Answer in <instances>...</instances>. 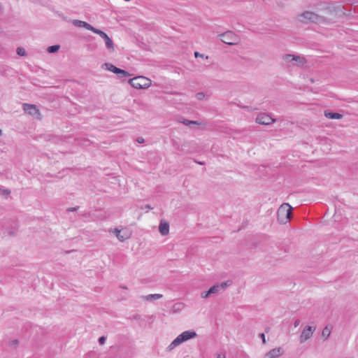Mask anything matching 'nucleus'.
<instances>
[{
  "label": "nucleus",
  "instance_id": "nucleus-45",
  "mask_svg": "<svg viewBox=\"0 0 358 358\" xmlns=\"http://www.w3.org/2000/svg\"><path fill=\"white\" fill-rule=\"evenodd\" d=\"M357 1H358V0H357Z\"/></svg>",
  "mask_w": 358,
  "mask_h": 358
},
{
  "label": "nucleus",
  "instance_id": "nucleus-13",
  "mask_svg": "<svg viewBox=\"0 0 358 358\" xmlns=\"http://www.w3.org/2000/svg\"><path fill=\"white\" fill-rule=\"evenodd\" d=\"M17 229L18 225L15 221H10L8 225L6 227V232L10 236L15 235Z\"/></svg>",
  "mask_w": 358,
  "mask_h": 358
},
{
  "label": "nucleus",
  "instance_id": "nucleus-33",
  "mask_svg": "<svg viewBox=\"0 0 358 358\" xmlns=\"http://www.w3.org/2000/svg\"><path fill=\"white\" fill-rule=\"evenodd\" d=\"M194 56H195V57H202V58L204 57V55H203L200 54V53H199V52H194Z\"/></svg>",
  "mask_w": 358,
  "mask_h": 358
},
{
  "label": "nucleus",
  "instance_id": "nucleus-22",
  "mask_svg": "<svg viewBox=\"0 0 358 358\" xmlns=\"http://www.w3.org/2000/svg\"><path fill=\"white\" fill-rule=\"evenodd\" d=\"M59 48L60 45H51L48 48V52L50 53H55L57 52L59 50Z\"/></svg>",
  "mask_w": 358,
  "mask_h": 358
},
{
  "label": "nucleus",
  "instance_id": "nucleus-24",
  "mask_svg": "<svg viewBox=\"0 0 358 358\" xmlns=\"http://www.w3.org/2000/svg\"><path fill=\"white\" fill-rule=\"evenodd\" d=\"M16 52H17V54L19 55V56H25L27 55V52L24 50V48H22V47H18L16 50Z\"/></svg>",
  "mask_w": 358,
  "mask_h": 358
},
{
  "label": "nucleus",
  "instance_id": "nucleus-21",
  "mask_svg": "<svg viewBox=\"0 0 358 358\" xmlns=\"http://www.w3.org/2000/svg\"><path fill=\"white\" fill-rule=\"evenodd\" d=\"M208 290L211 294H217L220 290V286H219V284L215 285L213 287H211Z\"/></svg>",
  "mask_w": 358,
  "mask_h": 358
},
{
  "label": "nucleus",
  "instance_id": "nucleus-26",
  "mask_svg": "<svg viewBox=\"0 0 358 358\" xmlns=\"http://www.w3.org/2000/svg\"><path fill=\"white\" fill-rule=\"evenodd\" d=\"M231 285L230 281H225L222 282L221 284L219 285L220 286V289H224L227 287Z\"/></svg>",
  "mask_w": 358,
  "mask_h": 358
},
{
  "label": "nucleus",
  "instance_id": "nucleus-9",
  "mask_svg": "<svg viewBox=\"0 0 358 358\" xmlns=\"http://www.w3.org/2000/svg\"><path fill=\"white\" fill-rule=\"evenodd\" d=\"M23 110L27 114L33 116H36L37 117L40 118L39 117L41 116V113L36 105L24 103Z\"/></svg>",
  "mask_w": 358,
  "mask_h": 358
},
{
  "label": "nucleus",
  "instance_id": "nucleus-31",
  "mask_svg": "<svg viewBox=\"0 0 358 358\" xmlns=\"http://www.w3.org/2000/svg\"><path fill=\"white\" fill-rule=\"evenodd\" d=\"M216 358H226V357L224 353L220 352L217 355Z\"/></svg>",
  "mask_w": 358,
  "mask_h": 358
},
{
  "label": "nucleus",
  "instance_id": "nucleus-27",
  "mask_svg": "<svg viewBox=\"0 0 358 358\" xmlns=\"http://www.w3.org/2000/svg\"><path fill=\"white\" fill-rule=\"evenodd\" d=\"M196 97L198 100H203L205 98V94L203 92H198L196 94Z\"/></svg>",
  "mask_w": 358,
  "mask_h": 358
},
{
  "label": "nucleus",
  "instance_id": "nucleus-19",
  "mask_svg": "<svg viewBox=\"0 0 358 358\" xmlns=\"http://www.w3.org/2000/svg\"><path fill=\"white\" fill-rule=\"evenodd\" d=\"M331 327L329 328L328 326H326L322 330V336L324 339H327L331 334Z\"/></svg>",
  "mask_w": 358,
  "mask_h": 358
},
{
  "label": "nucleus",
  "instance_id": "nucleus-42",
  "mask_svg": "<svg viewBox=\"0 0 358 358\" xmlns=\"http://www.w3.org/2000/svg\"><path fill=\"white\" fill-rule=\"evenodd\" d=\"M238 107L243 108V106L238 105Z\"/></svg>",
  "mask_w": 358,
  "mask_h": 358
},
{
  "label": "nucleus",
  "instance_id": "nucleus-25",
  "mask_svg": "<svg viewBox=\"0 0 358 358\" xmlns=\"http://www.w3.org/2000/svg\"><path fill=\"white\" fill-rule=\"evenodd\" d=\"M183 307V304L181 303H175L173 306V312H177L180 310H181Z\"/></svg>",
  "mask_w": 358,
  "mask_h": 358
},
{
  "label": "nucleus",
  "instance_id": "nucleus-16",
  "mask_svg": "<svg viewBox=\"0 0 358 358\" xmlns=\"http://www.w3.org/2000/svg\"><path fill=\"white\" fill-rule=\"evenodd\" d=\"M103 66H106V69L109 71H111L114 73H119L120 72V69L116 67L115 66H114L113 64H110V63H104Z\"/></svg>",
  "mask_w": 358,
  "mask_h": 358
},
{
  "label": "nucleus",
  "instance_id": "nucleus-6",
  "mask_svg": "<svg viewBox=\"0 0 358 358\" xmlns=\"http://www.w3.org/2000/svg\"><path fill=\"white\" fill-rule=\"evenodd\" d=\"M93 32L99 35L105 41V44H106V48L109 51H110V52L114 51V50H115L114 43H113L112 39L105 32H103V31L98 29L96 28H95V29Z\"/></svg>",
  "mask_w": 358,
  "mask_h": 358
},
{
  "label": "nucleus",
  "instance_id": "nucleus-35",
  "mask_svg": "<svg viewBox=\"0 0 358 358\" xmlns=\"http://www.w3.org/2000/svg\"><path fill=\"white\" fill-rule=\"evenodd\" d=\"M77 208H78V207L69 208H68L67 210L68 211H76V210H77Z\"/></svg>",
  "mask_w": 358,
  "mask_h": 358
},
{
  "label": "nucleus",
  "instance_id": "nucleus-44",
  "mask_svg": "<svg viewBox=\"0 0 358 358\" xmlns=\"http://www.w3.org/2000/svg\"><path fill=\"white\" fill-rule=\"evenodd\" d=\"M121 287L123 288V289H127V287H124V286H122Z\"/></svg>",
  "mask_w": 358,
  "mask_h": 358
},
{
  "label": "nucleus",
  "instance_id": "nucleus-15",
  "mask_svg": "<svg viewBox=\"0 0 358 358\" xmlns=\"http://www.w3.org/2000/svg\"><path fill=\"white\" fill-rule=\"evenodd\" d=\"M159 231L163 236H166L169 232V224L165 221H161L159 226Z\"/></svg>",
  "mask_w": 358,
  "mask_h": 358
},
{
  "label": "nucleus",
  "instance_id": "nucleus-2",
  "mask_svg": "<svg viewBox=\"0 0 358 358\" xmlns=\"http://www.w3.org/2000/svg\"><path fill=\"white\" fill-rule=\"evenodd\" d=\"M196 336V333L194 331H185L178 335L169 345V348L170 350L173 349L175 347L181 344L182 343L190 339L195 338Z\"/></svg>",
  "mask_w": 358,
  "mask_h": 358
},
{
  "label": "nucleus",
  "instance_id": "nucleus-5",
  "mask_svg": "<svg viewBox=\"0 0 358 358\" xmlns=\"http://www.w3.org/2000/svg\"><path fill=\"white\" fill-rule=\"evenodd\" d=\"M282 58L286 63L295 62L298 66H302L306 63V58L300 55L287 54L285 55Z\"/></svg>",
  "mask_w": 358,
  "mask_h": 358
},
{
  "label": "nucleus",
  "instance_id": "nucleus-23",
  "mask_svg": "<svg viewBox=\"0 0 358 358\" xmlns=\"http://www.w3.org/2000/svg\"><path fill=\"white\" fill-rule=\"evenodd\" d=\"M115 235H116L117 238L120 241H125L126 239L128 238L127 236H124L121 235L120 234V230L117 229V228L115 229Z\"/></svg>",
  "mask_w": 358,
  "mask_h": 358
},
{
  "label": "nucleus",
  "instance_id": "nucleus-38",
  "mask_svg": "<svg viewBox=\"0 0 358 358\" xmlns=\"http://www.w3.org/2000/svg\"><path fill=\"white\" fill-rule=\"evenodd\" d=\"M145 208L148 209H152V208L149 204L145 205Z\"/></svg>",
  "mask_w": 358,
  "mask_h": 358
},
{
  "label": "nucleus",
  "instance_id": "nucleus-40",
  "mask_svg": "<svg viewBox=\"0 0 358 358\" xmlns=\"http://www.w3.org/2000/svg\"><path fill=\"white\" fill-rule=\"evenodd\" d=\"M194 162L199 164H201V165H203L204 163L203 162H198L196 160H194Z\"/></svg>",
  "mask_w": 358,
  "mask_h": 358
},
{
  "label": "nucleus",
  "instance_id": "nucleus-37",
  "mask_svg": "<svg viewBox=\"0 0 358 358\" xmlns=\"http://www.w3.org/2000/svg\"><path fill=\"white\" fill-rule=\"evenodd\" d=\"M12 344L13 345H17L18 344V341L17 340H13L12 341Z\"/></svg>",
  "mask_w": 358,
  "mask_h": 358
},
{
  "label": "nucleus",
  "instance_id": "nucleus-41",
  "mask_svg": "<svg viewBox=\"0 0 358 358\" xmlns=\"http://www.w3.org/2000/svg\"><path fill=\"white\" fill-rule=\"evenodd\" d=\"M185 146V144L182 145L181 150H183V147Z\"/></svg>",
  "mask_w": 358,
  "mask_h": 358
},
{
  "label": "nucleus",
  "instance_id": "nucleus-4",
  "mask_svg": "<svg viewBox=\"0 0 358 358\" xmlns=\"http://www.w3.org/2000/svg\"><path fill=\"white\" fill-rule=\"evenodd\" d=\"M219 36L222 42L229 45H236L240 41L239 37L231 31H227L223 34H221L219 35Z\"/></svg>",
  "mask_w": 358,
  "mask_h": 358
},
{
  "label": "nucleus",
  "instance_id": "nucleus-17",
  "mask_svg": "<svg viewBox=\"0 0 358 358\" xmlns=\"http://www.w3.org/2000/svg\"><path fill=\"white\" fill-rule=\"evenodd\" d=\"M178 121L182 124H184L186 126H189V125H199L200 123L197 121H194V120H186L183 117H180L178 119Z\"/></svg>",
  "mask_w": 358,
  "mask_h": 358
},
{
  "label": "nucleus",
  "instance_id": "nucleus-3",
  "mask_svg": "<svg viewBox=\"0 0 358 358\" xmlns=\"http://www.w3.org/2000/svg\"><path fill=\"white\" fill-rule=\"evenodd\" d=\"M129 83L136 89H145L150 86L151 80L144 76H137L129 80Z\"/></svg>",
  "mask_w": 358,
  "mask_h": 358
},
{
  "label": "nucleus",
  "instance_id": "nucleus-28",
  "mask_svg": "<svg viewBox=\"0 0 358 358\" xmlns=\"http://www.w3.org/2000/svg\"><path fill=\"white\" fill-rule=\"evenodd\" d=\"M210 295H211V294L210 293L209 290L201 293V297L203 299H206V298L209 297Z\"/></svg>",
  "mask_w": 358,
  "mask_h": 358
},
{
  "label": "nucleus",
  "instance_id": "nucleus-1",
  "mask_svg": "<svg viewBox=\"0 0 358 358\" xmlns=\"http://www.w3.org/2000/svg\"><path fill=\"white\" fill-rule=\"evenodd\" d=\"M292 207L287 203H282L278 210L277 217L280 223L286 224L291 219Z\"/></svg>",
  "mask_w": 358,
  "mask_h": 358
},
{
  "label": "nucleus",
  "instance_id": "nucleus-10",
  "mask_svg": "<svg viewBox=\"0 0 358 358\" xmlns=\"http://www.w3.org/2000/svg\"><path fill=\"white\" fill-rule=\"evenodd\" d=\"M315 330V328L313 329L312 327L307 326L301 332V334L300 336V342L303 343L306 341L310 338Z\"/></svg>",
  "mask_w": 358,
  "mask_h": 358
},
{
  "label": "nucleus",
  "instance_id": "nucleus-39",
  "mask_svg": "<svg viewBox=\"0 0 358 358\" xmlns=\"http://www.w3.org/2000/svg\"><path fill=\"white\" fill-rule=\"evenodd\" d=\"M4 192L6 194H9L10 193V191L8 190V189H5L4 190Z\"/></svg>",
  "mask_w": 358,
  "mask_h": 358
},
{
  "label": "nucleus",
  "instance_id": "nucleus-32",
  "mask_svg": "<svg viewBox=\"0 0 358 358\" xmlns=\"http://www.w3.org/2000/svg\"><path fill=\"white\" fill-rule=\"evenodd\" d=\"M144 141H145V140L143 137H138L137 142L138 143H144Z\"/></svg>",
  "mask_w": 358,
  "mask_h": 358
},
{
  "label": "nucleus",
  "instance_id": "nucleus-18",
  "mask_svg": "<svg viewBox=\"0 0 358 358\" xmlns=\"http://www.w3.org/2000/svg\"><path fill=\"white\" fill-rule=\"evenodd\" d=\"M162 297V294H148L147 296H145V299L147 300V301H153V300H157V299H159Z\"/></svg>",
  "mask_w": 358,
  "mask_h": 358
},
{
  "label": "nucleus",
  "instance_id": "nucleus-36",
  "mask_svg": "<svg viewBox=\"0 0 358 358\" xmlns=\"http://www.w3.org/2000/svg\"><path fill=\"white\" fill-rule=\"evenodd\" d=\"M243 108L248 110V111H251L252 110L249 106H243Z\"/></svg>",
  "mask_w": 358,
  "mask_h": 358
},
{
  "label": "nucleus",
  "instance_id": "nucleus-8",
  "mask_svg": "<svg viewBox=\"0 0 358 358\" xmlns=\"http://www.w3.org/2000/svg\"><path fill=\"white\" fill-rule=\"evenodd\" d=\"M275 122V119L266 113H259L256 117V122L260 124L268 125Z\"/></svg>",
  "mask_w": 358,
  "mask_h": 358
},
{
  "label": "nucleus",
  "instance_id": "nucleus-14",
  "mask_svg": "<svg viewBox=\"0 0 358 358\" xmlns=\"http://www.w3.org/2000/svg\"><path fill=\"white\" fill-rule=\"evenodd\" d=\"M324 115L327 118L332 120H340L343 117L342 114L335 113L329 110H324Z\"/></svg>",
  "mask_w": 358,
  "mask_h": 358
},
{
  "label": "nucleus",
  "instance_id": "nucleus-30",
  "mask_svg": "<svg viewBox=\"0 0 358 358\" xmlns=\"http://www.w3.org/2000/svg\"><path fill=\"white\" fill-rule=\"evenodd\" d=\"M259 337L262 339V343H263L264 344H265V343H266V339H265V335H264V333L260 334H259Z\"/></svg>",
  "mask_w": 358,
  "mask_h": 358
},
{
  "label": "nucleus",
  "instance_id": "nucleus-20",
  "mask_svg": "<svg viewBox=\"0 0 358 358\" xmlns=\"http://www.w3.org/2000/svg\"><path fill=\"white\" fill-rule=\"evenodd\" d=\"M120 72L116 73L119 78H125L131 76L129 72L123 69H120Z\"/></svg>",
  "mask_w": 358,
  "mask_h": 358
},
{
  "label": "nucleus",
  "instance_id": "nucleus-43",
  "mask_svg": "<svg viewBox=\"0 0 358 358\" xmlns=\"http://www.w3.org/2000/svg\"><path fill=\"white\" fill-rule=\"evenodd\" d=\"M2 135V130L0 129V136Z\"/></svg>",
  "mask_w": 358,
  "mask_h": 358
},
{
  "label": "nucleus",
  "instance_id": "nucleus-11",
  "mask_svg": "<svg viewBox=\"0 0 358 358\" xmlns=\"http://www.w3.org/2000/svg\"><path fill=\"white\" fill-rule=\"evenodd\" d=\"M283 354V350L282 348H276L271 350L265 354L264 358H278Z\"/></svg>",
  "mask_w": 358,
  "mask_h": 358
},
{
  "label": "nucleus",
  "instance_id": "nucleus-34",
  "mask_svg": "<svg viewBox=\"0 0 358 358\" xmlns=\"http://www.w3.org/2000/svg\"><path fill=\"white\" fill-rule=\"evenodd\" d=\"M300 324V320L299 319L296 320L294 321V325L295 327H298Z\"/></svg>",
  "mask_w": 358,
  "mask_h": 358
},
{
  "label": "nucleus",
  "instance_id": "nucleus-7",
  "mask_svg": "<svg viewBox=\"0 0 358 358\" xmlns=\"http://www.w3.org/2000/svg\"><path fill=\"white\" fill-rule=\"evenodd\" d=\"M301 21L305 23L308 22H315L319 18V15L311 11H305L301 15Z\"/></svg>",
  "mask_w": 358,
  "mask_h": 358
},
{
  "label": "nucleus",
  "instance_id": "nucleus-29",
  "mask_svg": "<svg viewBox=\"0 0 358 358\" xmlns=\"http://www.w3.org/2000/svg\"><path fill=\"white\" fill-rule=\"evenodd\" d=\"M106 338L105 336H101L99 338V343L100 345H103L105 343V341H106Z\"/></svg>",
  "mask_w": 358,
  "mask_h": 358
},
{
  "label": "nucleus",
  "instance_id": "nucleus-12",
  "mask_svg": "<svg viewBox=\"0 0 358 358\" xmlns=\"http://www.w3.org/2000/svg\"><path fill=\"white\" fill-rule=\"evenodd\" d=\"M72 24L77 27H83L87 30L92 31V32L95 29V27H92L91 24H88L86 22L79 20H73L72 21Z\"/></svg>",
  "mask_w": 358,
  "mask_h": 358
}]
</instances>
